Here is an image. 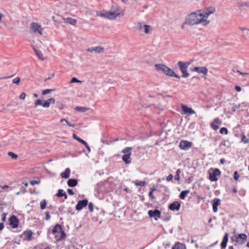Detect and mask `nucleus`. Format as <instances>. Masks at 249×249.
Segmentation results:
<instances>
[{
    "mask_svg": "<svg viewBox=\"0 0 249 249\" xmlns=\"http://www.w3.org/2000/svg\"><path fill=\"white\" fill-rule=\"evenodd\" d=\"M124 15V11L121 8L113 5L109 11L102 13L99 16L110 20H114L117 18L123 16Z\"/></svg>",
    "mask_w": 249,
    "mask_h": 249,
    "instance_id": "obj_1",
    "label": "nucleus"
},
{
    "mask_svg": "<svg viewBox=\"0 0 249 249\" xmlns=\"http://www.w3.org/2000/svg\"><path fill=\"white\" fill-rule=\"evenodd\" d=\"M48 234L50 238L54 242H58L62 238V227L57 224L48 231Z\"/></svg>",
    "mask_w": 249,
    "mask_h": 249,
    "instance_id": "obj_2",
    "label": "nucleus"
},
{
    "mask_svg": "<svg viewBox=\"0 0 249 249\" xmlns=\"http://www.w3.org/2000/svg\"><path fill=\"white\" fill-rule=\"evenodd\" d=\"M185 23L191 25L202 23L200 11H196L189 15L186 18Z\"/></svg>",
    "mask_w": 249,
    "mask_h": 249,
    "instance_id": "obj_3",
    "label": "nucleus"
},
{
    "mask_svg": "<svg viewBox=\"0 0 249 249\" xmlns=\"http://www.w3.org/2000/svg\"><path fill=\"white\" fill-rule=\"evenodd\" d=\"M155 67L156 71H161L167 75L180 78V76L176 74L173 70L162 64H156L155 65Z\"/></svg>",
    "mask_w": 249,
    "mask_h": 249,
    "instance_id": "obj_4",
    "label": "nucleus"
},
{
    "mask_svg": "<svg viewBox=\"0 0 249 249\" xmlns=\"http://www.w3.org/2000/svg\"><path fill=\"white\" fill-rule=\"evenodd\" d=\"M137 28L139 33L145 34H150L153 31V27L151 26L143 24L140 22L137 23Z\"/></svg>",
    "mask_w": 249,
    "mask_h": 249,
    "instance_id": "obj_5",
    "label": "nucleus"
},
{
    "mask_svg": "<svg viewBox=\"0 0 249 249\" xmlns=\"http://www.w3.org/2000/svg\"><path fill=\"white\" fill-rule=\"evenodd\" d=\"M179 70L182 72V76L184 78H187L189 76V73L188 72L187 69L190 65V62H184L182 61H179L178 63Z\"/></svg>",
    "mask_w": 249,
    "mask_h": 249,
    "instance_id": "obj_6",
    "label": "nucleus"
},
{
    "mask_svg": "<svg viewBox=\"0 0 249 249\" xmlns=\"http://www.w3.org/2000/svg\"><path fill=\"white\" fill-rule=\"evenodd\" d=\"M30 28L31 31L34 34H39L42 35L43 34V28L41 26L36 22H33L30 24Z\"/></svg>",
    "mask_w": 249,
    "mask_h": 249,
    "instance_id": "obj_7",
    "label": "nucleus"
},
{
    "mask_svg": "<svg viewBox=\"0 0 249 249\" xmlns=\"http://www.w3.org/2000/svg\"><path fill=\"white\" fill-rule=\"evenodd\" d=\"M220 174L221 172L218 169H213L212 173H209V179L212 181H217L218 179L217 176L220 175Z\"/></svg>",
    "mask_w": 249,
    "mask_h": 249,
    "instance_id": "obj_8",
    "label": "nucleus"
},
{
    "mask_svg": "<svg viewBox=\"0 0 249 249\" xmlns=\"http://www.w3.org/2000/svg\"><path fill=\"white\" fill-rule=\"evenodd\" d=\"M247 240V236L246 234L240 233L236 236L235 242L238 244H243Z\"/></svg>",
    "mask_w": 249,
    "mask_h": 249,
    "instance_id": "obj_9",
    "label": "nucleus"
},
{
    "mask_svg": "<svg viewBox=\"0 0 249 249\" xmlns=\"http://www.w3.org/2000/svg\"><path fill=\"white\" fill-rule=\"evenodd\" d=\"M148 214L150 217H153L155 220H157L160 216V211L158 209H155L154 211L149 210Z\"/></svg>",
    "mask_w": 249,
    "mask_h": 249,
    "instance_id": "obj_10",
    "label": "nucleus"
},
{
    "mask_svg": "<svg viewBox=\"0 0 249 249\" xmlns=\"http://www.w3.org/2000/svg\"><path fill=\"white\" fill-rule=\"evenodd\" d=\"M192 145V143L188 141L181 140L179 143V148L182 150H188Z\"/></svg>",
    "mask_w": 249,
    "mask_h": 249,
    "instance_id": "obj_11",
    "label": "nucleus"
},
{
    "mask_svg": "<svg viewBox=\"0 0 249 249\" xmlns=\"http://www.w3.org/2000/svg\"><path fill=\"white\" fill-rule=\"evenodd\" d=\"M9 224L13 228H17L19 224V220L18 218L14 215H12L9 220Z\"/></svg>",
    "mask_w": 249,
    "mask_h": 249,
    "instance_id": "obj_12",
    "label": "nucleus"
},
{
    "mask_svg": "<svg viewBox=\"0 0 249 249\" xmlns=\"http://www.w3.org/2000/svg\"><path fill=\"white\" fill-rule=\"evenodd\" d=\"M88 204V201L87 199H83L78 201L77 205L75 206V209L77 211L81 210L83 208L85 207Z\"/></svg>",
    "mask_w": 249,
    "mask_h": 249,
    "instance_id": "obj_13",
    "label": "nucleus"
},
{
    "mask_svg": "<svg viewBox=\"0 0 249 249\" xmlns=\"http://www.w3.org/2000/svg\"><path fill=\"white\" fill-rule=\"evenodd\" d=\"M87 51L89 52H95L96 53H100L104 52V48L101 46L93 47L88 48Z\"/></svg>",
    "mask_w": 249,
    "mask_h": 249,
    "instance_id": "obj_14",
    "label": "nucleus"
},
{
    "mask_svg": "<svg viewBox=\"0 0 249 249\" xmlns=\"http://www.w3.org/2000/svg\"><path fill=\"white\" fill-rule=\"evenodd\" d=\"M181 109L185 114L192 115L195 113V111L192 108L189 107L185 105H181Z\"/></svg>",
    "mask_w": 249,
    "mask_h": 249,
    "instance_id": "obj_15",
    "label": "nucleus"
},
{
    "mask_svg": "<svg viewBox=\"0 0 249 249\" xmlns=\"http://www.w3.org/2000/svg\"><path fill=\"white\" fill-rule=\"evenodd\" d=\"M192 71L204 75H206L208 71L207 68L205 67H195L192 69Z\"/></svg>",
    "mask_w": 249,
    "mask_h": 249,
    "instance_id": "obj_16",
    "label": "nucleus"
},
{
    "mask_svg": "<svg viewBox=\"0 0 249 249\" xmlns=\"http://www.w3.org/2000/svg\"><path fill=\"white\" fill-rule=\"evenodd\" d=\"M210 15V14L209 13H208L206 11H205L203 12L202 13L200 12V15L202 16V24L203 25L206 26L210 23V21L209 20H207V19H204V18H207Z\"/></svg>",
    "mask_w": 249,
    "mask_h": 249,
    "instance_id": "obj_17",
    "label": "nucleus"
},
{
    "mask_svg": "<svg viewBox=\"0 0 249 249\" xmlns=\"http://www.w3.org/2000/svg\"><path fill=\"white\" fill-rule=\"evenodd\" d=\"M181 205L178 202V201H174L172 203L169 205L168 208L169 209L172 211H178L180 209Z\"/></svg>",
    "mask_w": 249,
    "mask_h": 249,
    "instance_id": "obj_18",
    "label": "nucleus"
},
{
    "mask_svg": "<svg viewBox=\"0 0 249 249\" xmlns=\"http://www.w3.org/2000/svg\"><path fill=\"white\" fill-rule=\"evenodd\" d=\"M213 210L214 213L217 212V207L220 204V200L218 198H215L212 201Z\"/></svg>",
    "mask_w": 249,
    "mask_h": 249,
    "instance_id": "obj_19",
    "label": "nucleus"
},
{
    "mask_svg": "<svg viewBox=\"0 0 249 249\" xmlns=\"http://www.w3.org/2000/svg\"><path fill=\"white\" fill-rule=\"evenodd\" d=\"M131 153L129 152V153H127L126 154H124L122 156V160L125 163V164H129L131 162V159H130V156H131Z\"/></svg>",
    "mask_w": 249,
    "mask_h": 249,
    "instance_id": "obj_20",
    "label": "nucleus"
},
{
    "mask_svg": "<svg viewBox=\"0 0 249 249\" xmlns=\"http://www.w3.org/2000/svg\"><path fill=\"white\" fill-rule=\"evenodd\" d=\"M53 19L54 22L57 23H61L62 20V16L58 14H55L54 16L53 17Z\"/></svg>",
    "mask_w": 249,
    "mask_h": 249,
    "instance_id": "obj_21",
    "label": "nucleus"
},
{
    "mask_svg": "<svg viewBox=\"0 0 249 249\" xmlns=\"http://www.w3.org/2000/svg\"><path fill=\"white\" fill-rule=\"evenodd\" d=\"M55 102V99L53 98H51L46 101H45L43 103L44 107L48 108L50 107V104H53Z\"/></svg>",
    "mask_w": 249,
    "mask_h": 249,
    "instance_id": "obj_22",
    "label": "nucleus"
},
{
    "mask_svg": "<svg viewBox=\"0 0 249 249\" xmlns=\"http://www.w3.org/2000/svg\"><path fill=\"white\" fill-rule=\"evenodd\" d=\"M33 48L34 49V51L36 54V55L37 56L38 58L41 60H44L45 59L42 53L39 50L37 49L36 48L33 47Z\"/></svg>",
    "mask_w": 249,
    "mask_h": 249,
    "instance_id": "obj_23",
    "label": "nucleus"
},
{
    "mask_svg": "<svg viewBox=\"0 0 249 249\" xmlns=\"http://www.w3.org/2000/svg\"><path fill=\"white\" fill-rule=\"evenodd\" d=\"M68 185L69 187H73L77 185L78 181L76 179H69L68 181Z\"/></svg>",
    "mask_w": 249,
    "mask_h": 249,
    "instance_id": "obj_24",
    "label": "nucleus"
},
{
    "mask_svg": "<svg viewBox=\"0 0 249 249\" xmlns=\"http://www.w3.org/2000/svg\"><path fill=\"white\" fill-rule=\"evenodd\" d=\"M228 241V234L225 233V234L223 237V240L222 241V243L221 244V246L222 248H226Z\"/></svg>",
    "mask_w": 249,
    "mask_h": 249,
    "instance_id": "obj_25",
    "label": "nucleus"
},
{
    "mask_svg": "<svg viewBox=\"0 0 249 249\" xmlns=\"http://www.w3.org/2000/svg\"><path fill=\"white\" fill-rule=\"evenodd\" d=\"M24 235L25 236L26 240L29 241L31 240L33 232L31 231H26L24 232Z\"/></svg>",
    "mask_w": 249,
    "mask_h": 249,
    "instance_id": "obj_26",
    "label": "nucleus"
},
{
    "mask_svg": "<svg viewBox=\"0 0 249 249\" xmlns=\"http://www.w3.org/2000/svg\"><path fill=\"white\" fill-rule=\"evenodd\" d=\"M65 20L66 21L67 23L72 25H75L77 23V20L75 19L71 18H66Z\"/></svg>",
    "mask_w": 249,
    "mask_h": 249,
    "instance_id": "obj_27",
    "label": "nucleus"
},
{
    "mask_svg": "<svg viewBox=\"0 0 249 249\" xmlns=\"http://www.w3.org/2000/svg\"><path fill=\"white\" fill-rule=\"evenodd\" d=\"M190 193V191L188 190L183 191L181 192L179 195V198L181 199H184L186 196L187 195Z\"/></svg>",
    "mask_w": 249,
    "mask_h": 249,
    "instance_id": "obj_28",
    "label": "nucleus"
},
{
    "mask_svg": "<svg viewBox=\"0 0 249 249\" xmlns=\"http://www.w3.org/2000/svg\"><path fill=\"white\" fill-rule=\"evenodd\" d=\"M172 249H185V247L182 244L178 243L175 245Z\"/></svg>",
    "mask_w": 249,
    "mask_h": 249,
    "instance_id": "obj_29",
    "label": "nucleus"
},
{
    "mask_svg": "<svg viewBox=\"0 0 249 249\" xmlns=\"http://www.w3.org/2000/svg\"><path fill=\"white\" fill-rule=\"evenodd\" d=\"M70 169L67 168L65 169L64 172H63V178H68L70 177Z\"/></svg>",
    "mask_w": 249,
    "mask_h": 249,
    "instance_id": "obj_30",
    "label": "nucleus"
},
{
    "mask_svg": "<svg viewBox=\"0 0 249 249\" xmlns=\"http://www.w3.org/2000/svg\"><path fill=\"white\" fill-rule=\"evenodd\" d=\"M89 108H86L85 107H75L76 110H77L78 111H80V112H84L86 111L89 110Z\"/></svg>",
    "mask_w": 249,
    "mask_h": 249,
    "instance_id": "obj_31",
    "label": "nucleus"
},
{
    "mask_svg": "<svg viewBox=\"0 0 249 249\" xmlns=\"http://www.w3.org/2000/svg\"><path fill=\"white\" fill-rule=\"evenodd\" d=\"M146 183V182L144 181L136 180L134 182V184L136 186H144Z\"/></svg>",
    "mask_w": 249,
    "mask_h": 249,
    "instance_id": "obj_32",
    "label": "nucleus"
},
{
    "mask_svg": "<svg viewBox=\"0 0 249 249\" xmlns=\"http://www.w3.org/2000/svg\"><path fill=\"white\" fill-rule=\"evenodd\" d=\"M73 138L79 142L82 143L83 145L86 144V142L84 141L83 140L80 139V138L78 137L76 134H73Z\"/></svg>",
    "mask_w": 249,
    "mask_h": 249,
    "instance_id": "obj_33",
    "label": "nucleus"
},
{
    "mask_svg": "<svg viewBox=\"0 0 249 249\" xmlns=\"http://www.w3.org/2000/svg\"><path fill=\"white\" fill-rule=\"evenodd\" d=\"M43 101L40 99L37 100L35 103V106L37 107V106H41L44 107Z\"/></svg>",
    "mask_w": 249,
    "mask_h": 249,
    "instance_id": "obj_34",
    "label": "nucleus"
},
{
    "mask_svg": "<svg viewBox=\"0 0 249 249\" xmlns=\"http://www.w3.org/2000/svg\"><path fill=\"white\" fill-rule=\"evenodd\" d=\"M215 8L213 6L210 7L206 9L205 11H206L208 13H209L210 14H213L215 12Z\"/></svg>",
    "mask_w": 249,
    "mask_h": 249,
    "instance_id": "obj_35",
    "label": "nucleus"
},
{
    "mask_svg": "<svg viewBox=\"0 0 249 249\" xmlns=\"http://www.w3.org/2000/svg\"><path fill=\"white\" fill-rule=\"evenodd\" d=\"M8 155L11 157L12 159L16 160L18 158V156L17 154L12 152H8Z\"/></svg>",
    "mask_w": 249,
    "mask_h": 249,
    "instance_id": "obj_36",
    "label": "nucleus"
},
{
    "mask_svg": "<svg viewBox=\"0 0 249 249\" xmlns=\"http://www.w3.org/2000/svg\"><path fill=\"white\" fill-rule=\"evenodd\" d=\"M180 170L179 169H178L176 171V175L175 176V179L176 180H180Z\"/></svg>",
    "mask_w": 249,
    "mask_h": 249,
    "instance_id": "obj_37",
    "label": "nucleus"
},
{
    "mask_svg": "<svg viewBox=\"0 0 249 249\" xmlns=\"http://www.w3.org/2000/svg\"><path fill=\"white\" fill-rule=\"evenodd\" d=\"M54 89H47L42 91V94L43 95H46L47 94L50 93L52 91H54Z\"/></svg>",
    "mask_w": 249,
    "mask_h": 249,
    "instance_id": "obj_38",
    "label": "nucleus"
},
{
    "mask_svg": "<svg viewBox=\"0 0 249 249\" xmlns=\"http://www.w3.org/2000/svg\"><path fill=\"white\" fill-rule=\"evenodd\" d=\"M46 204H47V203L45 199L42 200L40 202V208L41 210H44L46 208Z\"/></svg>",
    "mask_w": 249,
    "mask_h": 249,
    "instance_id": "obj_39",
    "label": "nucleus"
},
{
    "mask_svg": "<svg viewBox=\"0 0 249 249\" xmlns=\"http://www.w3.org/2000/svg\"><path fill=\"white\" fill-rule=\"evenodd\" d=\"M132 149V147H127L124 148L122 150V153H129L130 152V150Z\"/></svg>",
    "mask_w": 249,
    "mask_h": 249,
    "instance_id": "obj_40",
    "label": "nucleus"
},
{
    "mask_svg": "<svg viewBox=\"0 0 249 249\" xmlns=\"http://www.w3.org/2000/svg\"><path fill=\"white\" fill-rule=\"evenodd\" d=\"M243 37L245 39H248L249 38V29L247 30L246 31L243 32Z\"/></svg>",
    "mask_w": 249,
    "mask_h": 249,
    "instance_id": "obj_41",
    "label": "nucleus"
},
{
    "mask_svg": "<svg viewBox=\"0 0 249 249\" xmlns=\"http://www.w3.org/2000/svg\"><path fill=\"white\" fill-rule=\"evenodd\" d=\"M29 182L32 185H34L35 184H39L40 183V180L39 179H38L37 180H30Z\"/></svg>",
    "mask_w": 249,
    "mask_h": 249,
    "instance_id": "obj_42",
    "label": "nucleus"
},
{
    "mask_svg": "<svg viewBox=\"0 0 249 249\" xmlns=\"http://www.w3.org/2000/svg\"><path fill=\"white\" fill-rule=\"evenodd\" d=\"M70 83H82V81H80L79 80H78L75 77H72L71 79V80L69 82Z\"/></svg>",
    "mask_w": 249,
    "mask_h": 249,
    "instance_id": "obj_43",
    "label": "nucleus"
},
{
    "mask_svg": "<svg viewBox=\"0 0 249 249\" xmlns=\"http://www.w3.org/2000/svg\"><path fill=\"white\" fill-rule=\"evenodd\" d=\"M220 133L221 134L225 133V134H227L228 133V131L226 127H222L220 130Z\"/></svg>",
    "mask_w": 249,
    "mask_h": 249,
    "instance_id": "obj_44",
    "label": "nucleus"
},
{
    "mask_svg": "<svg viewBox=\"0 0 249 249\" xmlns=\"http://www.w3.org/2000/svg\"><path fill=\"white\" fill-rule=\"evenodd\" d=\"M20 79L19 77H17L13 80V83L16 84H18L20 82Z\"/></svg>",
    "mask_w": 249,
    "mask_h": 249,
    "instance_id": "obj_45",
    "label": "nucleus"
},
{
    "mask_svg": "<svg viewBox=\"0 0 249 249\" xmlns=\"http://www.w3.org/2000/svg\"><path fill=\"white\" fill-rule=\"evenodd\" d=\"M211 126L214 130H217L219 128V126L214 123H211Z\"/></svg>",
    "mask_w": 249,
    "mask_h": 249,
    "instance_id": "obj_46",
    "label": "nucleus"
},
{
    "mask_svg": "<svg viewBox=\"0 0 249 249\" xmlns=\"http://www.w3.org/2000/svg\"><path fill=\"white\" fill-rule=\"evenodd\" d=\"M88 208H89V212H93V204L91 202H90L89 204Z\"/></svg>",
    "mask_w": 249,
    "mask_h": 249,
    "instance_id": "obj_47",
    "label": "nucleus"
},
{
    "mask_svg": "<svg viewBox=\"0 0 249 249\" xmlns=\"http://www.w3.org/2000/svg\"><path fill=\"white\" fill-rule=\"evenodd\" d=\"M239 178V175L237 171H235L234 173V179L237 180Z\"/></svg>",
    "mask_w": 249,
    "mask_h": 249,
    "instance_id": "obj_48",
    "label": "nucleus"
},
{
    "mask_svg": "<svg viewBox=\"0 0 249 249\" xmlns=\"http://www.w3.org/2000/svg\"><path fill=\"white\" fill-rule=\"evenodd\" d=\"M56 196L58 197L62 196V189H59L58 193L56 194Z\"/></svg>",
    "mask_w": 249,
    "mask_h": 249,
    "instance_id": "obj_49",
    "label": "nucleus"
},
{
    "mask_svg": "<svg viewBox=\"0 0 249 249\" xmlns=\"http://www.w3.org/2000/svg\"><path fill=\"white\" fill-rule=\"evenodd\" d=\"M237 72H238L239 73H240V74L242 75L244 77H246L247 76H249V73L242 72H241L239 71H237Z\"/></svg>",
    "mask_w": 249,
    "mask_h": 249,
    "instance_id": "obj_50",
    "label": "nucleus"
},
{
    "mask_svg": "<svg viewBox=\"0 0 249 249\" xmlns=\"http://www.w3.org/2000/svg\"><path fill=\"white\" fill-rule=\"evenodd\" d=\"M63 121H65L69 126L74 127V124H71L70 122L66 119H63Z\"/></svg>",
    "mask_w": 249,
    "mask_h": 249,
    "instance_id": "obj_51",
    "label": "nucleus"
},
{
    "mask_svg": "<svg viewBox=\"0 0 249 249\" xmlns=\"http://www.w3.org/2000/svg\"><path fill=\"white\" fill-rule=\"evenodd\" d=\"M45 214H46L45 219L46 220H49L51 218V216L50 215L49 212H45Z\"/></svg>",
    "mask_w": 249,
    "mask_h": 249,
    "instance_id": "obj_52",
    "label": "nucleus"
},
{
    "mask_svg": "<svg viewBox=\"0 0 249 249\" xmlns=\"http://www.w3.org/2000/svg\"><path fill=\"white\" fill-rule=\"evenodd\" d=\"M26 96V95L25 93L22 92L19 96V98H20V99L23 100L25 98Z\"/></svg>",
    "mask_w": 249,
    "mask_h": 249,
    "instance_id": "obj_53",
    "label": "nucleus"
},
{
    "mask_svg": "<svg viewBox=\"0 0 249 249\" xmlns=\"http://www.w3.org/2000/svg\"><path fill=\"white\" fill-rule=\"evenodd\" d=\"M6 219V213H3L2 214L1 221L2 222H5Z\"/></svg>",
    "mask_w": 249,
    "mask_h": 249,
    "instance_id": "obj_54",
    "label": "nucleus"
},
{
    "mask_svg": "<svg viewBox=\"0 0 249 249\" xmlns=\"http://www.w3.org/2000/svg\"><path fill=\"white\" fill-rule=\"evenodd\" d=\"M242 141L244 142L245 143H249V139H246V137L245 136L242 138Z\"/></svg>",
    "mask_w": 249,
    "mask_h": 249,
    "instance_id": "obj_55",
    "label": "nucleus"
},
{
    "mask_svg": "<svg viewBox=\"0 0 249 249\" xmlns=\"http://www.w3.org/2000/svg\"><path fill=\"white\" fill-rule=\"evenodd\" d=\"M155 190L156 189H154L152 190L151 191H150L149 193V197H151L152 199H154L155 198V196L153 195V191H155Z\"/></svg>",
    "mask_w": 249,
    "mask_h": 249,
    "instance_id": "obj_56",
    "label": "nucleus"
},
{
    "mask_svg": "<svg viewBox=\"0 0 249 249\" xmlns=\"http://www.w3.org/2000/svg\"><path fill=\"white\" fill-rule=\"evenodd\" d=\"M67 192L70 195H73L74 194V192L73 191V190L72 189H68L67 190Z\"/></svg>",
    "mask_w": 249,
    "mask_h": 249,
    "instance_id": "obj_57",
    "label": "nucleus"
},
{
    "mask_svg": "<svg viewBox=\"0 0 249 249\" xmlns=\"http://www.w3.org/2000/svg\"><path fill=\"white\" fill-rule=\"evenodd\" d=\"M214 123H216V124H221L222 123V122L218 118H215L214 120Z\"/></svg>",
    "mask_w": 249,
    "mask_h": 249,
    "instance_id": "obj_58",
    "label": "nucleus"
},
{
    "mask_svg": "<svg viewBox=\"0 0 249 249\" xmlns=\"http://www.w3.org/2000/svg\"><path fill=\"white\" fill-rule=\"evenodd\" d=\"M173 176L172 175H169L167 178L166 180L168 181H171L173 179Z\"/></svg>",
    "mask_w": 249,
    "mask_h": 249,
    "instance_id": "obj_59",
    "label": "nucleus"
},
{
    "mask_svg": "<svg viewBox=\"0 0 249 249\" xmlns=\"http://www.w3.org/2000/svg\"><path fill=\"white\" fill-rule=\"evenodd\" d=\"M235 89L238 92H239V91H240L241 90V88L240 86H236L235 87Z\"/></svg>",
    "mask_w": 249,
    "mask_h": 249,
    "instance_id": "obj_60",
    "label": "nucleus"
},
{
    "mask_svg": "<svg viewBox=\"0 0 249 249\" xmlns=\"http://www.w3.org/2000/svg\"><path fill=\"white\" fill-rule=\"evenodd\" d=\"M84 145L86 147V148L89 152L90 151V148L87 142L86 144H84Z\"/></svg>",
    "mask_w": 249,
    "mask_h": 249,
    "instance_id": "obj_61",
    "label": "nucleus"
},
{
    "mask_svg": "<svg viewBox=\"0 0 249 249\" xmlns=\"http://www.w3.org/2000/svg\"><path fill=\"white\" fill-rule=\"evenodd\" d=\"M0 187H1L2 190H5L7 188H8L9 186L8 185H5L3 186H0Z\"/></svg>",
    "mask_w": 249,
    "mask_h": 249,
    "instance_id": "obj_62",
    "label": "nucleus"
},
{
    "mask_svg": "<svg viewBox=\"0 0 249 249\" xmlns=\"http://www.w3.org/2000/svg\"><path fill=\"white\" fill-rule=\"evenodd\" d=\"M240 6H248V4L247 3L245 2H241L240 3Z\"/></svg>",
    "mask_w": 249,
    "mask_h": 249,
    "instance_id": "obj_63",
    "label": "nucleus"
},
{
    "mask_svg": "<svg viewBox=\"0 0 249 249\" xmlns=\"http://www.w3.org/2000/svg\"><path fill=\"white\" fill-rule=\"evenodd\" d=\"M4 224L3 223H0V231L2 230L4 228Z\"/></svg>",
    "mask_w": 249,
    "mask_h": 249,
    "instance_id": "obj_64",
    "label": "nucleus"
}]
</instances>
